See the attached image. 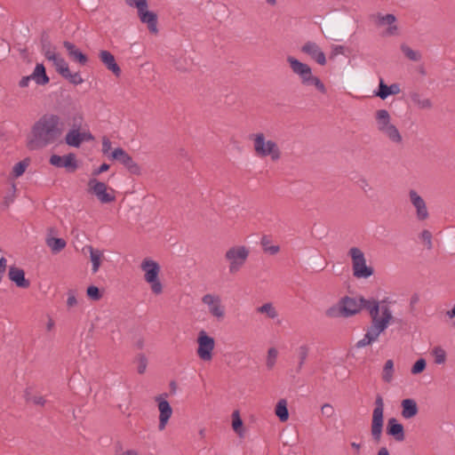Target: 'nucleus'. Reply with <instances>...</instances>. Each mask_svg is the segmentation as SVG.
<instances>
[{
    "label": "nucleus",
    "mask_w": 455,
    "mask_h": 455,
    "mask_svg": "<svg viewBox=\"0 0 455 455\" xmlns=\"http://www.w3.org/2000/svg\"><path fill=\"white\" fill-rule=\"evenodd\" d=\"M62 122L58 115L46 113L32 125L28 136V147L41 149L54 143L62 134Z\"/></svg>",
    "instance_id": "f257e3e1"
},
{
    "label": "nucleus",
    "mask_w": 455,
    "mask_h": 455,
    "mask_svg": "<svg viewBox=\"0 0 455 455\" xmlns=\"http://www.w3.org/2000/svg\"><path fill=\"white\" fill-rule=\"evenodd\" d=\"M363 302L364 309L369 312L371 321L363 338L356 342L357 348L365 347L376 342L379 335L394 322L392 310L385 302L376 299Z\"/></svg>",
    "instance_id": "f03ea898"
},
{
    "label": "nucleus",
    "mask_w": 455,
    "mask_h": 455,
    "mask_svg": "<svg viewBox=\"0 0 455 455\" xmlns=\"http://www.w3.org/2000/svg\"><path fill=\"white\" fill-rule=\"evenodd\" d=\"M249 140L251 142L253 153L257 157L260 159L268 158L274 163L281 159L282 150L278 143L267 138L264 132H259L250 134Z\"/></svg>",
    "instance_id": "7ed1b4c3"
},
{
    "label": "nucleus",
    "mask_w": 455,
    "mask_h": 455,
    "mask_svg": "<svg viewBox=\"0 0 455 455\" xmlns=\"http://www.w3.org/2000/svg\"><path fill=\"white\" fill-rule=\"evenodd\" d=\"M375 126L379 134L390 142L400 145L403 136L397 127L392 123L391 116L386 109H379L374 115Z\"/></svg>",
    "instance_id": "20e7f679"
},
{
    "label": "nucleus",
    "mask_w": 455,
    "mask_h": 455,
    "mask_svg": "<svg viewBox=\"0 0 455 455\" xmlns=\"http://www.w3.org/2000/svg\"><path fill=\"white\" fill-rule=\"evenodd\" d=\"M363 301H371V299L344 297L336 305L326 310V315L331 318L353 316L364 308Z\"/></svg>",
    "instance_id": "39448f33"
},
{
    "label": "nucleus",
    "mask_w": 455,
    "mask_h": 455,
    "mask_svg": "<svg viewBox=\"0 0 455 455\" xmlns=\"http://www.w3.org/2000/svg\"><path fill=\"white\" fill-rule=\"evenodd\" d=\"M287 61L294 74H296L302 84L308 86L314 85L320 92L326 93V87L319 77L315 76L312 73L311 68L303 63L294 57L289 56Z\"/></svg>",
    "instance_id": "423d86ee"
},
{
    "label": "nucleus",
    "mask_w": 455,
    "mask_h": 455,
    "mask_svg": "<svg viewBox=\"0 0 455 455\" xmlns=\"http://www.w3.org/2000/svg\"><path fill=\"white\" fill-rule=\"evenodd\" d=\"M250 255V249L245 245H233L229 247L224 255L228 264V273L235 275L245 265Z\"/></svg>",
    "instance_id": "0eeeda50"
},
{
    "label": "nucleus",
    "mask_w": 455,
    "mask_h": 455,
    "mask_svg": "<svg viewBox=\"0 0 455 455\" xmlns=\"http://www.w3.org/2000/svg\"><path fill=\"white\" fill-rule=\"evenodd\" d=\"M140 268L144 272V280L150 285L151 291L159 295L164 291V286L159 279L160 266L152 259L146 258L140 264Z\"/></svg>",
    "instance_id": "6e6552de"
},
{
    "label": "nucleus",
    "mask_w": 455,
    "mask_h": 455,
    "mask_svg": "<svg viewBox=\"0 0 455 455\" xmlns=\"http://www.w3.org/2000/svg\"><path fill=\"white\" fill-rule=\"evenodd\" d=\"M384 426V401L380 395H377L372 411L371 434L372 439L379 443L381 439Z\"/></svg>",
    "instance_id": "1a4fd4ad"
},
{
    "label": "nucleus",
    "mask_w": 455,
    "mask_h": 455,
    "mask_svg": "<svg viewBox=\"0 0 455 455\" xmlns=\"http://www.w3.org/2000/svg\"><path fill=\"white\" fill-rule=\"evenodd\" d=\"M348 255L352 259L353 275L356 278H368L373 274V269L366 265L363 251L357 247L350 248Z\"/></svg>",
    "instance_id": "9d476101"
},
{
    "label": "nucleus",
    "mask_w": 455,
    "mask_h": 455,
    "mask_svg": "<svg viewBox=\"0 0 455 455\" xmlns=\"http://www.w3.org/2000/svg\"><path fill=\"white\" fill-rule=\"evenodd\" d=\"M202 302L207 307L209 315L218 322H222L227 315L226 307L219 294L206 293L202 297Z\"/></svg>",
    "instance_id": "9b49d317"
},
{
    "label": "nucleus",
    "mask_w": 455,
    "mask_h": 455,
    "mask_svg": "<svg viewBox=\"0 0 455 455\" xmlns=\"http://www.w3.org/2000/svg\"><path fill=\"white\" fill-rule=\"evenodd\" d=\"M88 192L95 196L101 204H109L116 200V191L95 178L89 180Z\"/></svg>",
    "instance_id": "f8f14e48"
},
{
    "label": "nucleus",
    "mask_w": 455,
    "mask_h": 455,
    "mask_svg": "<svg viewBox=\"0 0 455 455\" xmlns=\"http://www.w3.org/2000/svg\"><path fill=\"white\" fill-rule=\"evenodd\" d=\"M196 341L198 345L196 349L198 357L204 362L212 361L215 347L214 339L209 336L206 331H201L198 333Z\"/></svg>",
    "instance_id": "ddd939ff"
},
{
    "label": "nucleus",
    "mask_w": 455,
    "mask_h": 455,
    "mask_svg": "<svg viewBox=\"0 0 455 455\" xmlns=\"http://www.w3.org/2000/svg\"><path fill=\"white\" fill-rule=\"evenodd\" d=\"M109 158L112 160L118 161L122 164L132 174L139 175L140 173V167L135 163L132 157L122 148H115Z\"/></svg>",
    "instance_id": "4468645a"
},
{
    "label": "nucleus",
    "mask_w": 455,
    "mask_h": 455,
    "mask_svg": "<svg viewBox=\"0 0 455 455\" xmlns=\"http://www.w3.org/2000/svg\"><path fill=\"white\" fill-rule=\"evenodd\" d=\"M167 396L168 394L164 393L155 398L156 402L157 403V408L159 411L158 429L160 431L164 430L166 427V425L168 424L172 415V409L166 399Z\"/></svg>",
    "instance_id": "2eb2a0df"
},
{
    "label": "nucleus",
    "mask_w": 455,
    "mask_h": 455,
    "mask_svg": "<svg viewBox=\"0 0 455 455\" xmlns=\"http://www.w3.org/2000/svg\"><path fill=\"white\" fill-rule=\"evenodd\" d=\"M93 140L94 137L89 130L80 132L79 129L76 127L70 129L65 136L66 144L74 148H79L83 142L92 141Z\"/></svg>",
    "instance_id": "dca6fc26"
},
{
    "label": "nucleus",
    "mask_w": 455,
    "mask_h": 455,
    "mask_svg": "<svg viewBox=\"0 0 455 455\" xmlns=\"http://www.w3.org/2000/svg\"><path fill=\"white\" fill-rule=\"evenodd\" d=\"M49 163L55 167L65 168L70 172H75L78 167L76 155L73 153H69L63 156L52 155L49 159Z\"/></svg>",
    "instance_id": "f3484780"
},
{
    "label": "nucleus",
    "mask_w": 455,
    "mask_h": 455,
    "mask_svg": "<svg viewBox=\"0 0 455 455\" xmlns=\"http://www.w3.org/2000/svg\"><path fill=\"white\" fill-rule=\"evenodd\" d=\"M301 52L308 55L313 60L321 66L326 64V57L319 45L312 41L305 43L301 47Z\"/></svg>",
    "instance_id": "a211bd4d"
},
{
    "label": "nucleus",
    "mask_w": 455,
    "mask_h": 455,
    "mask_svg": "<svg viewBox=\"0 0 455 455\" xmlns=\"http://www.w3.org/2000/svg\"><path fill=\"white\" fill-rule=\"evenodd\" d=\"M409 198L416 210V217L419 220H425L428 218V211L427 208L426 202L424 199L417 193V191L411 189L409 191Z\"/></svg>",
    "instance_id": "6ab92c4d"
},
{
    "label": "nucleus",
    "mask_w": 455,
    "mask_h": 455,
    "mask_svg": "<svg viewBox=\"0 0 455 455\" xmlns=\"http://www.w3.org/2000/svg\"><path fill=\"white\" fill-rule=\"evenodd\" d=\"M387 433V435L393 436L397 442H403L405 438L403 426L395 418L388 419Z\"/></svg>",
    "instance_id": "aec40b11"
},
{
    "label": "nucleus",
    "mask_w": 455,
    "mask_h": 455,
    "mask_svg": "<svg viewBox=\"0 0 455 455\" xmlns=\"http://www.w3.org/2000/svg\"><path fill=\"white\" fill-rule=\"evenodd\" d=\"M396 18L393 14L378 15V23L380 26L387 25L388 28L384 32V36H391L398 33V28L395 25Z\"/></svg>",
    "instance_id": "412c9836"
},
{
    "label": "nucleus",
    "mask_w": 455,
    "mask_h": 455,
    "mask_svg": "<svg viewBox=\"0 0 455 455\" xmlns=\"http://www.w3.org/2000/svg\"><path fill=\"white\" fill-rule=\"evenodd\" d=\"M63 45L68 52V57L81 65H85L88 61L87 56L83 53L73 43L64 41Z\"/></svg>",
    "instance_id": "4be33fe9"
},
{
    "label": "nucleus",
    "mask_w": 455,
    "mask_h": 455,
    "mask_svg": "<svg viewBox=\"0 0 455 455\" xmlns=\"http://www.w3.org/2000/svg\"><path fill=\"white\" fill-rule=\"evenodd\" d=\"M138 15L140 21L148 25V28L151 33L156 34L158 32L157 16L155 12L148 11V8H143V11H140Z\"/></svg>",
    "instance_id": "5701e85b"
},
{
    "label": "nucleus",
    "mask_w": 455,
    "mask_h": 455,
    "mask_svg": "<svg viewBox=\"0 0 455 455\" xmlns=\"http://www.w3.org/2000/svg\"><path fill=\"white\" fill-rule=\"evenodd\" d=\"M99 57L108 70L113 72L116 76H120L121 68L116 62L115 57L110 52L103 50L100 52Z\"/></svg>",
    "instance_id": "b1692460"
},
{
    "label": "nucleus",
    "mask_w": 455,
    "mask_h": 455,
    "mask_svg": "<svg viewBox=\"0 0 455 455\" xmlns=\"http://www.w3.org/2000/svg\"><path fill=\"white\" fill-rule=\"evenodd\" d=\"M401 415L405 419L414 418L419 412L418 404L416 401L412 398L403 399L401 402Z\"/></svg>",
    "instance_id": "393cba45"
},
{
    "label": "nucleus",
    "mask_w": 455,
    "mask_h": 455,
    "mask_svg": "<svg viewBox=\"0 0 455 455\" xmlns=\"http://www.w3.org/2000/svg\"><path fill=\"white\" fill-rule=\"evenodd\" d=\"M8 275L18 287L28 288L29 286V281L25 278V273L21 268L10 267Z\"/></svg>",
    "instance_id": "a878e982"
},
{
    "label": "nucleus",
    "mask_w": 455,
    "mask_h": 455,
    "mask_svg": "<svg viewBox=\"0 0 455 455\" xmlns=\"http://www.w3.org/2000/svg\"><path fill=\"white\" fill-rule=\"evenodd\" d=\"M32 80L38 85H45L49 83L50 79L45 72V68L43 64L38 63L36 65L34 71L30 75Z\"/></svg>",
    "instance_id": "bb28decb"
},
{
    "label": "nucleus",
    "mask_w": 455,
    "mask_h": 455,
    "mask_svg": "<svg viewBox=\"0 0 455 455\" xmlns=\"http://www.w3.org/2000/svg\"><path fill=\"white\" fill-rule=\"evenodd\" d=\"M411 100L419 109H431L433 102L430 99L423 97L417 92H411L409 94Z\"/></svg>",
    "instance_id": "cd10ccee"
},
{
    "label": "nucleus",
    "mask_w": 455,
    "mask_h": 455,
    "mask_svg": "<svg viewBox=\"0 0 455 455\" xmlns=\"http://www.w3.org/2000/svg\"><path fill=\"white\" fill-rule=\"evenodd\" d=\"M88 250L90 252V259L92 264V271L93 274H95L100 269L101 259L103 258V251L99 249H94L92 246H89Z\"/></svg>",
    "instance_id": "c85d7f7f"
},
{
    "label": "nucleus",
    "mask_w": 455,
    "mask_h": 455,
    "mask_svg": "<svg viewBox=\"0 0 455 455\" xmlns=\"http://www.w3.org/2000/svg\"><path fill=\"white\" fill-rule=\"evenodd\" d=\"M275 413L282 422H285L289 419V411L287 409V402L285 399H281L277 402L275 409Z\"/></svg>",
    "instance_id": "c756f323"
},
{
    "label": "nucleus",
    "mask_w": 455,
    "mask_h": 455,
    "mask_svg": "<svg viewBox=\"0 0 455 455\" xmlns=\"http://www.w3.org/2000/svg\"><path fill=\"white\" fill-rule=\"evenodd\" d=\"M46 243L53 253L60 252L67 245V243L64 239L56 237L47 238Z\"/></svg>",
    "instance_id": "7c9ffc66"
},
{
    "label": "nucleus",
    "mask_w": 455,
    "mask_h": 455,
    "mask_svg": "<svg viewBox=\"0 0 455 455\" xmlns=\"http://www.w3.org/2000/svg\"><path fill=\"white\" fill-rule=\"evenodd\" d=\"M394 362L389 359L386 361L382 370V380L386 383H390L394 379Z\"/></svg>",
    "instance_id": "2f4dec72"
},
{
    "label": "nucleus",
    "mask_w": 455,
    "mask_h": 455,
    "mask_svg": "<svg viewBox=\"0 0 455 455\" xmlns=\"http://www.w3.org/2000/svg\"><path fill=\"white\" fill-rule=\"evenodd\" d=\"M51 61L53 63V65L56 68V71L61 76H65V74L68 72V70H69L68 64L60 54H58L57 57L53 60H51Z\"/></svg>",
    "instance_id": "473e14b6"
},
{
    "label": "nucleus",
    "mask_w": 455,
    "mask_h": 455,
    "mask_svg": "<svg viewBox=\"0 0 455 455\" xmlns=\"http://www.w3.org/2000/svg\"><path fill=\"white\" fill-rule=\"evenodd\" d=\"M257 312L260 314H265L270 319H275L278 316V313L275 307L270 302L265 303L262 306L259 307L257 308Z\"/></svg>",
    "instance_id": "72a5a7b5"
},
{
    "label": "nucleus",
    "mask_w": 455,
    "mask_h": 455,
    "mask_svg": "<svg viewBox=\"0 0 455 455\" xmlns=\"http://www.w3.org/2000/svg\"><path fill=\"white\" fill-rule=\"evenodd\" d=\"M29 164L28 159H24L16 164H14L12 172V175L13 178L17 179L23 175V173L26 172L28 166Z\"/></svg>",
    "instance_id": "f704fd0d"
},
{
    "label": "nucleus",
    "mask_w": 455,
    "mask_h": 455,
    "mask_svg": "<svg viewBox=\"0 0 455 455\" xmlns=\"http://www.w3.org/2000/svg\"><path fill=\"white\" fill-rule=\"evenodd\" d=\"M42 52H43V54L44 55V57L48 60H53L57 55L59 54L57 52H56V49L54 46H52L49 42H44L43 44H42Z\"/></svg>",
    "instance_id": "c9c22d12"
},
{
    "label": "nucleus",
    "mask_w": 455,
    "mask_h": 455,
    "mask_svg": "<svg viewBox=\"0 0 455 455\" xmlns=\"http://www.w3.org/2000/svg\"><path fill=\"white\" fill-rule=\"evenodd\" d=\"M432 355L436 364H443L446 362V352L442 347H435Z\"/></svg>",
    "instance_id": "e433bc0d"
},
{
    "label": "nucleus",
    "mask_w": 455,
    "mask_h": 455,
    "mask_svg": "<svg viewBox=\"0 0 455 455\" xmlns=\"http://www.w3.org/2000/svg\"><path fill=\"white\" fill-rule=\"evenodd\" d=\"M261 246L265 252L271 255H275L280 251V247L278 245L270 244V240L267 236H263L261 238Z\"/></svg>",
    "instance_id": "4c0bfd02"
},
{
    "label": "nucleus",
    "mask_w": 455,
    "mask_h": 455,
    "mask_svg": "<svg viewBox=\"0 0 455 455\" xmlns=\"http://www.w3.org/2000/svg\"><path fill=\"white\" fill-rule=\"evenodd\" d=\"M16 185L14 183L12 184L11 189L4 195L3 199V206L4 208H8L16 198Z\"/></svg>",
    "instance_id": "58836bf2"
},
{
    "label": "nucleus",
    "mask_w": 455,
    "mask_h": 455,
    "mask_svg": "<svg viewBox=\"0 0 455 455\" xmlns=\"http://www.w3.org/2000/svg\"><path fill=\"white\" fill-rule=\"evenodd\" d=\"M374 95L381 100H386L390 96L389 85H387L382 78L379 79V90L374 92Z\"/></svg>",
    "instance_id": "ea45409f"
},
{
    "label": "nucleus",
    "mask_w": 455,
    "mask_h": 455,
    "mask_svg": "<svg viewBox=\"0 0 455 455\" xmlns=\"http://www.w3.org/2000/svg\"><path fill=\"white\" fill-rule=\"evenodd\" d=\"M233 421H232V427L234 431L238 434L240 436L243 435L242 427H243V421L239 416V412L237 411H234L232 414Z\"/></svg>",
    "instance_id": "a19ab883"
},
{
    "label": "nucleus",
    "mask_w": 455,
    "mask_h": 455,
    "mask_svg": "<svg viewBox=\"0 0 455 455\" xmlns=\"http://www.w3.org/2000/svg\"><path fill=\"white\" fill-rule=\"evenodd\" d=\"M401 49L404 55L411 60L418 61L421 58V55L419 52L412 50L407 45H402Z\"/></svg>",
    "instance_id": "79ce46f5"
},
{
    "label": "nucleus",
    "mask_w": 455,
    "mask_h": 455,
    "mask_svg": "<svg viewBox=\"0 0 455 455\" xmlns=\"http://www.w3.org/2000/svg\"><path fill=\"white\" fill-rule=\"evenodd\" d=\"M62 77L68 80L69 83L75 85H78L84 83V79L82 78L79 72L72 73L70 70H68V72L66 73Z\"/></svg>",
    "instance_id": "37998d69"
},
{
    "label": "nucleus",
    "mask_w": 455,
    "mask_h": 455,
    "mask_svg": "<svg viewBox=\"0 0 455 455\" xmlns=\"http://www.w3.org/2000/svg\"><path fill=\"white\" fill-rule=\"evenodd\" d=\"M278 352L275 348L271 347L267 351V366L268 369H272L275 364Z\"/></svg>",
    "instance_id": "c03bdc74"
},
{
    "label": "nucleus",
    "mask_w": 455,
    "mask_h": 455,
    "mask_svg": "<svg viewBox=\"0 0 455 455\" xmlns=\"http://www.w3.org/2000/svg\"><path fill=\"white\" fill-rule=\"evenodd\" d=\"M86 293L87 296L94 301L100 300L102 297V294L100 291L99 288L94 285L89 286L87 288Z\"/></svg>",
    "instance_id": "a18cd8bd"
},
{
    "label": "nucleus",
    "mask_w": 455,
    "mask_h": 455,
    "mask_svg": "<svg viewBox=\"0 0 455 455\" xmlns=\"http://www.w3.org/2000/svg\"><path fill=\"white\" fill-rule=\"evenodd\" d=\"M136 362L138 363V366H137L138 372L140 374H143L146 371L147 365H148L147 357L144 355L140 354L136 358Z\"/></svg>",
    "instance_id": "49530a36"
},
{
    "label": "nucleus",
    "mask_w": 455,
    "mask_h": 455,
    "mask_svg": "<svg viewBox=\"0 0 455 455\" xmlns=\"http://www.w3.org/2000/svg\"><path fill=\"white\" fill-rule=\"evenodd\" d=\"M299 357V369H301L308 355V347L307 345H302L298 348Z\"/></svg>",
    "instance_id": "de8ad7c7"
},
{
    "label": "nucleus",
    "mask_w": 455,
    "mask_h": 455,
    "mask_svg": "<svg viewBox=\"0 0 455 455\" xmlns=\"http://www.w3.org/2000/svg\"><path fill=\"white\" fill-rule=\"evenodd\" d=\"M127 5L131 7H136L138 12L140 11H143V8H148V1L147 0H125Z\"/></svg>",
    "instance_id": "09e8293b"
},
{
    "label": "nucleus",
    "mask_w": 455,
    "mask_h": 455,
    "mask_svg": "<svg viewBox=\"0 0 455 455\" xmlns=\"http://www.w3.org/2000/svg\"><path fill=\"white\" fill-rule=\"evenodd\" d=\"M127 5L131 7H136L138 12L140 11H143V8H148V1L147 0H125Z\"/></svg>",
    "instance_id": "8fccbe9b"
},
{
    "label": "nucleus",
    "mask_w": 455,
    "mask_h": 455,
    "mask_svg": "<svg viewBox=\"0 0 455 455\" xmlns=\"http://www.w3.org/2000/svg\"><path fill=\"white\" fill-rule=\"evenodd\" d=\"M420 238L428 250L433 248L432 234L430 231L427 229L423 230L420 234Z\"/></svg>",
    "instance_id": "3c124183"
},
{
    "label": "nucleus",
    "mask_w": 455,
    "mask_h": 455,
    "mask_svg": "<svg viewBox=\"0 0 455 455\" xmlns=\"http://www.w3.org/2000/svg\"><path fill=\"white\" fill-rule=\"evenodd\" d=\"M426 368V361L423 358H420L416 361V363L411 367V373L412 374H419L422 372Z\"/></svg>",
    "instance_id": "603ef678"
},
{
    "label": "nucleus",
    "mask_w": 455,
    "mask_h": 455,
    "mask_svg": "<svg viewBox=\"0 0 455 455\" xmlns=\"http://www.w3.org/2000/svg\"><path fill=\"white\" fill-rule=\"evenodd\" d=\"M321 412L322 414L330 419L331 417L334 416L335 414V410L333 408V406L330 403H324L322 407H321Z\"/></svg>",
    "instance_id": "864d4df0"
},
{
    "label": "nucleus",
    "mask_w": 455,
    "mask_h": 455,
    "mask_svg": "<svg viewBox=\"0 0 455 455\" xmlns=\"http://www.w3.org/2000/svg\"><path fill=\"white\" fill-rule=\"evenodd\" d=\"M111 141L107 137H103L102 139V148H101V151L104 155H107V156H110V151H111Z\"/></svg>",
    "instance_id": "5fc2aeb1"
},
{
    "label": "nucleus",
    "mask_w": 455,
    "mask_h": 455,
    "mask_svg": "<svg viewBox=\"0 0 455 455\" xmlns=\"http://www.w3.org/2000/svg\"><path fill=\"white\" fill-rule=\"evenodd\" d=\"M77 305V299L76 297V293L74 291H68V299H67V306L68 307H73Z\"/></svg>",
    "instance_id": "6e6d98bb"
},
{
    "label": "nucleus",
    "mask_w": 455,
    "mask_h": 455,
    "mask_svg": "<svg viewBox=\"0 0 455 455\" xmlns=\"http://www.w3.org/2000/svg\"><path fill=\"white\" fill-rule=\"evenodd\" d=\"M109 169V164H102L98 169L94 170L92 172L93 176H98L100 173L107 172Z\"/></svg>",
    "instance_id": "4d7b16f0"
},
{
    "label": "nucleus",
    "mask_w": 455,
    "mask_h": 455,
    "mask_svg": "<svg viewBox=\"0 0 455 455\" xmlns=\"http://www.w3.org/2000/svg\"><path fill=\"white\" fill-rule=\"evenodd\" d=\"M359 186L360 188L364 191L367 192L369 190H371V187L369 184L368 180L365 179H362L359 180Z\"/></svg>",
    "instance_id": "13d9d810"
},
{
    "label": "nucleus",
    "mask_w": 455,
    "mask_h": 455,
    "mask_svg": "<svg viewBox=\"0 0 455 455\" xmlns=\"http://www.w3.org/2000/svg\"><path fill=\"white\" fill-rule=\"evenodd\" d=\"M32 80V77L31 76H23L20 82H19V85L22 88H25V87H28V84H29V82Z\"/></svg>",
    "instance_id": "bf43d9fd"
},
{
    "label": "nucleus",
    "mask_w": 455,
    "mask_h": 455,
    "mask_svg": "<svg viewBox=\"0 0 455 455\" xmlns=\"http://www.w3.org/2000/svg\"><path fill=\"white\" fill-rule=\"evenodd\" d=\"M29 400L36 405L43 406L45 403V399L43 396H33Z\"/></svg>",
    "instance_id": "052dcab7"
},
{
    "label": "nucleus",
    "mask_w": 455,
    "mask_h": 455,
    "mask_svg": "<svg viewBox=\"0 0 455 455\" xmlns=\"http://www.w3.org/2000/svg\"><path fill=\"white\" fill-rule=\"evenodd\" d=\"M400 86L398 84H392L389 85L390 95H395L400 92Z\"/></svg>",
    "instance_id": "680f3d73"
},
{
    "label": "nucleus",
    "mask_w": 455,
    "mask_h": 455,
    "mask_svg": "<svg viewBox=\"0 0 455 455\" xmlns=\"http://www.w3.org/2000/svg\"><path fill=\"white\" fill-rule=\"evenodd\" d=\"M344 52V47L342 45H335L333 47L334 54H341Z\"/></svg>",
    "instance_id": "e2e57ef3"
},
{
    "label": "nucleus",
    "mask_w": 455,
    "mask_h": 455,
    "mask_svg": "<svg viewBox=\"0 0 455 455\" xmlns=\"http://www.w3.org/2000/svg\"><path fill=\"white\" fill-rule=\"evenodd\" d=\"M377 455H390L389 451L387 447H381Z\"/></svg>",
    "instance_id": "0e129e2a"
},
{
    "label": "nucleus",
    "mask_w": 455,
    "mask_h": 455,
    "mask_svg": "<svg viewBox=\"0 0 455 455\" xmlns=\"http://www.w3.org/2000/svg\"><path fill=\"white\" fill-rule=\"evenodd\" d=\"M351 447L355 451L356 453H358L361 449V444L357 443L355 442H353V443H351Z\"/></svg>",
    "instance_id": "69168bd1"
},
{
    "label": "nucleus",
    "mask_w": 455,
    "mask_h": 455,
    "mask_svg": "<svg viewBox=\"0 0 455 455\" xmlns=\"http://www.w3.org/2000/svg\"><path fill=\"white\" fill-rule=\"evenodd\" d=\"M447 316L449 318H454L455 317V306L446 313Z\"/></svg>",
    "instance_id": "338daca9"
},
{
    "label": "nucleus",
    "mask_w": 455,
    "mask_h": 455,
    "mask_svg": "<svg viewBox=\"0 0 455 455\" xmlns=\"http://www.w3.org/2000/svg\"><path fill=\"white\" fill-rule=\"evenodd\" d=\"M123 455H139V452L136 450H127L124 452Z\"/></svg>",
    "instance_id": "774afa93"
}]
</instances>
